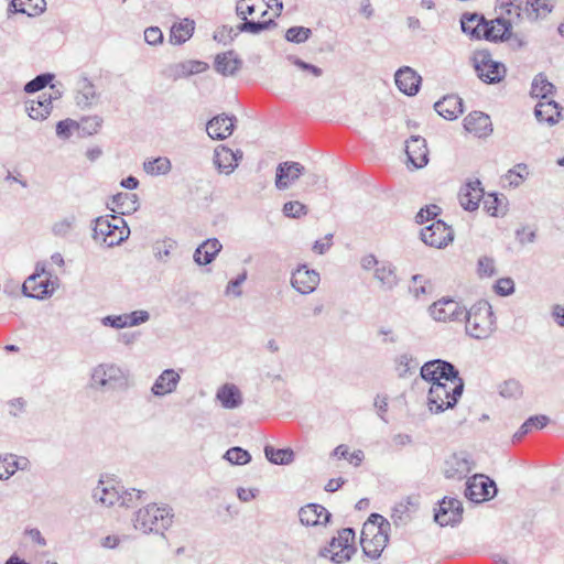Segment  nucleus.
Segmentation results:
<instances>
[{
  "label": "nucleus",
  "mask_w": 564,
  "mask_h": 564,
  "mask_svg": "<svg viewBox=\"0 0 564 564\" xmlns=\"http://www.w3.org/2000/svg\"><path fill=\"white\" fill-rule=\"evenodd\" d=\"M549 422V417L545 415H534L529 417L519 429V431L514 434V438L520 440L522 436L528 434L533 429H542Z\"/></svg>",
  "instance_id": "nucleus-49"
},
{
  "label": "nucleus",
  "mask_w": 564,
  "mask_h": 564,
  "mask_svg": "<svg viewBox=\"0 0 564 564\" xmlns=\"http://www.w3.org/2000/svg\"><path fill=\"white\" fill-rule=\"evenodd\" d=\"M299 518L304 525H319L329 521L330 513L321 505L310 503L300 509Z\"/></svg>",
  "instance_id": "nucleus-25"
},
{
  "label": "nucleus",
  "mask_w": 564,
  "mask_h": 564,
  "mask_svg": "<svg viewBox=\"0 0 564 564\" xmlns=\"http://www.w3.org/2000/svg\"><path fill=\"white\" fill-rule=\"evenodd\" d=\"M474 463L466 452L453 453L444 464V475L446 478H465L473 469Z\"/></svg>",
  "instance_id": "nucleus-14"
},
{
  "label": "nucleus",
  "mask_w": 564,
  "mask_h": 564,
  "mask_svg": "<svg viewBox=\"0 0 564 564\" xmlns=\"http://www.w3.org/2000/svg\"><path fill=\"white\" fill-rule=\"evenodd\" d=\"M438 212H440V207L436 205H430V206H426L425 208H421L415 217L416 223L423 224V223L434 218L435 216H437Z\"/></svg>",
  "instance_id": "nucleus-63"
},
{
  "label": "nucleus",
  "mask_w": 564,
  "mask_h": 564,
  "mask_svg": "<svg viewBox=\"0 0 564 564\" xmlns=\"http://www.w3.org/2000/svg\"><path fill=\"white\" fill-rule=\"evenodd\" d=\"M319 281V273L305 264L297 267L291 276V285L303 295L313 293Z\"/></svg>",
  "instance_id": "nucleus-13"
},
{
  "label": "nucleus",
  "mask_w": 564,
  "mask_h": 564,
  "mask_svg": "<svg viewBox=\"0 0 564 564\" xmlns=\"http://www.w3.org/2000/svg\"><path fill=\"white\" fill-rule=\"evenodd\" d=\"M500 9L510 17V19L519 23L523 20V1L522 0H498Z\"/></svg>",
  "instance_id": "nucleus-43"
},
{
  "label": "nucleus",
  "mask_w": 564,
  "mask_h": 564,
  "mask_svg": "<svg viewBox=\"0 0 564 564\" xmlns=\"http://www.w3.org/2000/svg\"><path fill=\"white\" fill-rule=\"evenodd\" d=\"M182 370L165 369L163 370L151 387V392L154 397L163 398L174 393L181 381Z\"/></svg>",
  "instance_id": "nucleus-16"
},
{
  "label": "nucleus",
  "mask_w": 564,
  "mask_h": 564,
  "mask_svg": "<svg viewBox=\"0 0 564 564\" xmlns=\"http://www.w3.org/2000/svg\"><path fill=\"white\" fill-rule=\"evenodd\" d=\"M304 166L299 162H282L276 167L275 186L280 191L289 188L304 173Z\"/></svg>",
  "instance_id": "nucleus-17"
},
{
  "label": "nucleus",
  "mask_w": 564,
  "mask_h": 564,
  "mask_svg": "<svg viewBox=\"0 0 564 564\" xmlns=\"http://www.w3.org/2000/svg\"><path fill=\"white\" fill-rule=\"evenodd\" d=\"M264 454L269 462L275 465H288L294 460V452L291 448H274L270 445L264 447Z\"/></svg>",
  "instance_id": "nucleus-40"
},
{
  "label": "nucleus",
  "mask_w": 564,
  "mask_h": 564,
  "mask_svg": "<svg viewBox=\"0 0 564 564\" xmlns=\"http://www.w3.org/2000/svg\"><path fill=\"white\" fill-rule=\"evenodd\" d=\"M126 317H127V326L132 327V326H137V325L148 322L150 318V314L147 311L139 310V311H134L132 313L126 314Z\"/></svg>",
  "instance_id": "nucleus-59"
},
{
  "label": "nucleus",
  "mask_w": 564,
  "mask_h": 564,
  "mask_svg": "<svg viewBox=\"0 0 564 564\" xmlns=\"http://www.w3.org/2000/svg\"><path fill=\"white\" fill-rule=\"evenodd\" d=\"M355 531L351 528H345L338 532V536L333 538L328 546L321 551V555L330 558L336 564L349 561L356 552L354 546Z\"/></svg>",
  "instance_id": "nucleus-6"
},
{
  "label": "nucleus",
  "mask_w": 564,
  "mask_h": 564,
  "mask_svg": "<svg viewBox=\"0 0 564 564\" xmlns=\"http://www.w3.org/2000/svg\"><path fill=\"white\" fill-rule=\"evenodd\" d=\"M177 243L171 238L159 240L153 246L155 258L161 262H166L171 252L176 248Z\"/></svg>",
  "instance_id": "nucleus-51"
},
{
  "label": "nucleus",
  "mask_w": 564,
  "mask_h": 564,
  "mask_svg": "<svg viewBox=\"0 0 564 564\" xmlns=\"http://www.w3.org/2000/svg\"><path fill=\"white\" fill-rule=\"evenodd\" d=\"M59 95L53 97L52 94L42 93L37 99H31L26 102V111L34 120H44L52 110L53 99H57Z\"/></svg>",
  "instance_id": "nucleus-24"
},
{
  "label": "nucleus",
  "mask_w": 564,
  "mask_h": 564,
  "mask_svg": "<svg viewBox=\"0 0 564 564\" xmlns=\"http://www.w3.org/2000/svg\"><path fill=\"white\" fill-rule=\"evenodd\" d=\"M497 487L492 479L482 474H476L466 482L465 496L473 502H482L494 498Z\"/></svg>",
  "instance_id": "nucleus-9"
},
{
  "label": "nucleus",
  "mask_w": 564,
  "mask_h": 564,
  "mask_svg": "<svg viewBox=\"0 0 564 564\" xmlns=\"http://www.w3.org/2000/svg\"><path fill=\"white\" fill-rule=\"evenodd\" d=\"M466 334L475 339H486L496 329L492 307L487 301H479L469 311L465 310Z\"/></svg>",
  "instance_id": "nucleus-3"
},
{
  "label": "nucleus",
  "mask_w": 564,
  "mask_h": 564,
  "mask_svg": "<svg viewBox=\"0 0 564 564\" xmlns=\"http://www.w3.org/2000/svg\"><path fill=\"white\" fill-rule=\"evenodd\" d=\"M143 494L144 491L134 488L124 489L121 486L118 506L127 508L133 507L139 500L142 499Z\"/></svg>",
  "instance_id": "nucleus-52"
},
{
  "label": "nucleus",
  "mask_w": 564,
  "mask_h": 564,
  "mask_svg": "<svg viewBox=\"0 0 564 564\" xmlns=\"http://www.w3.org/2000/svg\"><path fill=\"white\" fill-rule=\"evenodd\" d=\"M417 368L419 361L409 354H402L395 359V371L400 378L414 373Z\"/></svg>",
  "instance_id": "nucleus-41"
},
{
  "label": "nucleus",
  "mask_w": 564,
  "mask_h": 564,
  "mask_svg": "<svg viewBox=\"0 0 564 564\" xmlns=\"http://www.w3.org/2000/svg\"><path fill=\"white\" fill-rule=\"evenodd\" d=\"M427 280L421 274H415L412 276V284L410 286V291L413 293V295L417 299L421 295L426 294L427 291Z\"/></svg>",
  "instance_id": "nucleus-58"
},
{
  "label": "nucleus",
  "mask_w": 564,
  "mask_h": 564,
  "mask_svg": "<svg viewBox=\"0 0 564 564\" xmlns=\"http://www.w3.org/2000/svg\"><path fill=\"white\" fill-rule=\"evenodd\" d=\"M485 17L478 13H464L460 18L462 31L473 40L482 39Z\"/></svg>",
  "instance_id": "nucleus-32"
},
{
  "label": "nucleus",
  "mask_w": 564,
  "mask_h": 564,
  "mask_svg": "<svg viewBox=\"0 0 564 564\" xmlns=\"http://www.w3.org/2000/svg\"><path fill=\"white\" fill-rule=\"evenodd\" d=\"M121 486H117L113 480L100 479L93 490V499L104 507L118 505Z\"/></svg>",
  "instance_id": "nucleus-20"
},
{
  "label": "nucleus",
  "mask_w": 564,
  "mask_h": 564,
  "mask_svg": "<svg viewBox=\"0 0 564 564\" xmlns=\"http://www.w3.org/2000/svg\"><path fill=\"white\" fill-rule=\"evenodd\" d=\"M143 170L151 176L166 175L172 170V163L166 156H159L143 162Z\"/></svg>",
  "instance_id": "nucleus-38"
},
{
  "label": "nucleus",
  "mask_w": 564,
  "mask_h": 564,
  "mask_svg": "<svg viewBox=\"0 0 564 564\" xmlns=\"http://www.w3.org/2000/svg\"><path fill=\"white\" fill-rule=\"evenodd\" d=\"M224 459L229 462L231 465H246L251 460V455L247 449H243L242 447L235 446L229 448L224 454Z\"/></svg>",
  "instance_id": "nucleus-50"
},
{
  "label": "nucleus",
  "mask_w": 564,
  "mask_h": 564,
  "mask_svg": "<svg viewBox=\"0 0 564 564\" xmlns=\"http://www.w3.org/2000/svg\"><path fill=\"white\" fill-rule=\"evenodd\" d=\"M45 0H11L10 7L13 12L26 13L28 15H35L45 10Z\"/></svg>",
  "instance_id": "nucleus-39"
},
{
  "label": "nucleus",
  "mask_w": 564,
  "mask_h": 564,
  "mask_svg": "<svg viewBox=\"0 0 564 564\" xmlns=\"http://www.w3.org/2000/svg\"><path fill=\"white\" fill-rule=\"evenodd\" d=\"M398 88L408 96H413L419 91L421 76L411 67H401L394 76Z\"/></svg>",
  "instance_id": "nucleus-23"
},
{
  "label": "nucleus",
  "mask_w": 564,
  "mask_h": 564,
  "mask_svg": "<svg viewBox=\"0 0 564 564\" xmlns=\"http://www.w3.org/2000/svg\"><path fill=\"white\" fill-rule=\"evenodd\" d=\"M53 79L52 74H41L36 76L34 79L30 80L24 90L29 94L36 93L46 87V85Z\"/></svg>",
  "instance_id": "nucleus-56"
},
{
  "label": "nucleus",
  "mask_w": 564,
  "mask_h": 564,
  "mask_svg": "<svg viewBox=\"0 0 564 564\" xmlns=\"http://www.w3.org/2000/svg\"><path fill=\"white\" fill-rule=\"evenodd\" d=\"M523 7V19L535 22L551 13L553 3L552 0H525Z\"/></svg>",
  "instance_id": "nucleus-31"
},
{
  "label": "nucleus",
  "mask_w": 564,
  "mask_h": 564,
  "mask_svg": "<svg viewBox=\"0 0 564 564\" xmlns=\"http://www.w3.org/2000/svg\"><path fill=\"white\" fill-rule=\"evenodd\" d=\"M130 387V373L115 362H101L90 371L89 388L107 393L126 391Z\"/></svg>",
  "instance_id": "nucleus-2"
},
{
  "label": "nucleus",
  "mask_w": 564,
  "mask_h": 564,
  "mask_svg": "<svg viewBox=\"0 0 564 564\" xmlns=\"http://www.w3.org/2000/svg\"><path fill=\"white\" fill-rule=\"evenodd\" d=\"M94 237L96 239L101 238L108 247L120 245L122 241L128 239L130 229L127 226L123 218L118 216H111V219L107 217H98L95 220L93 228Z\"/></svg>",
  "instance_id": "nucleus-5"
},
{
  "label": "nucleus",
  "mask_w": 564,
  "mask_h": 564,
  "mask_svg": "<svg viewBox=\"0 0 564 564\" xmlns=\"http://www.w3.org/2000/svg\"><path fill=\"white\" fill-rule=\"evenodd\" d=\"M214 67L223 76H234L242 67V61L235 51H228L216 55Z\"/></svg>",
  "instance_id": "nucleus-27"
},
{
  "label": "nucleus",
  "mask_w": 564,
  "mask_h": 564,
  "mask_svg": "<svg viewBox=\"0 0 564 564\" xmlns=\"http://www.w3.org/2000/svg\"><path fill=\"white\" fill-rule=\"evenodd\" d=\"M430 315L437 322L463 321L465 307L452 299H441L429 308Z\"/></svg>",
  "instance_id": "nucleus-11"
},
{
  "label": "nucleus",
  "mask_w": 564,
  "mask_h": 564,
  "mask_svg": "<svg viewBox=\"0 0 564 564\" xmlns=\"http://www.w3.org/2000/svg\"><path fill=\"white\" fill-rule=\"evenodd\" d=\"M499 394L503 398H519L522 394V386L516 379H508L499 386Z\"/></svg>",
  "instance_id": "nucleus-54"
},
{
  "label": "nucleus",
  "mask_w": 564,
  "mask_h": 564,
  "mask_svg": "<svg viewBox=\"0 0 564 564\" xmlns=\"http://www.w3.org/2000/svg\"><path fill=\"white\" fill-rule=\"evenodd\" d=\"M246 280H247V271L243 270L236 279L228 282L227 288L225 290V294L234 295L236 297L241 296L242 291H241L240 286Z\"/></svg>",
  "instance_id": "nucleus-57"
},
{
  "label": "nucleus",
  "mask_w": 564,
  "mask_h": 564,
  "mask_svg": "<svg viewBox=\"0 0 564 564\" xmlns=\"http://www.w3.org/2000/svg\"><path fill=\"white\" fill-rule=\"evenodd\" d=\"M535 118L539 122H546L550 126H553L557 122L560 117L558 105L551 101H540L534 109Z\"/></svg>",
  "instance_id": "nucleus-36"
},
{
  "label": "nucleus",
  "mask_w": 564,
  "mask_h": 564,
  "mask_svg": "<svg viewBox=\"0 0 564 564\" xmlns=\"http://www.w3.org/2000/svg\"><path fill=\"white\" fill-rule=\"evenodd\" d=\"M408 161L414 169H421L429 162V150L426 140L420 135H412L405 142Z\"/></svg>",
  "instance_id": "nucleus-18"
},
{
  "label": "nucleus",
  "mask_w": 564,
  "mask_h": 564,
  "mask_svg": "<svg viewBox=\"0 0 564 564\" xmlns=\"http://www.w3.org/2000/svg\"><path fill=\"white\" fill-rule=\"evenodd\" d=\"M464 127L478 138L487 137L492 132L490 117L481 111H473L464 119Z\"/></svg>",
  "instance_id": "nucleus-22"
},
{
  "label": "nucleus",
  "mask_w": 564,
  "mask_h": 564,
  "mask_svg": "<svg viewBox=\"0 0 564 564\" xmlns=\"http://www.w3.org/2000/svg\"><path fill=\"white\" fill-rule=\"evenodd\" d=\"M44 273L45 268L37 264L35 273L30 275L22 285V292L25 296L43 300L54 293L57 282L51 280V275L41 279Z\"/></svg>",
  "instance_id": "nucleus-8"
},
{
  "label": "nucleus",
  "mask_w": 564,
  "mask_h": 564,
  "mask_svg": "<svg viewBox=\"0 0 564 564\" xmlns=\"http://www.w3.org/2000/svg\"><path fill=\"white\" fill-rule=\"evenodd\" d=\"M276 26V23L273 19L264 20V21H253V20H243L241 24H239L238 33L246 32L251 34H259L263 31L270 30Z\"/></svg>",
  "instance_id": "nucleus-42"
},
{
  "label": "nucleus",
  "mask_w": 564,
  "mask_h": 564,
  "mask_svg": "<svg viewBox=\"0 0 564 564\" xmlns=\"http://www.w3.org/2000/svg\"><path fill=\"white\" fill-rule=\"evenodd\" d=\"M214 164L220 173L228 175L238 166V159L231 149L219 145L214 151Z\"/></svg>",
  "instance_id": "nucleus-29"
},
{
  "label": "nucleus",
  "mask_w": 564,
  "mask_h": 564,
  "mask_svg": "<svg viewBox=\"0 0 564 564\" xmlns=\"http://www.w3.org/2000/svg\"><path fill=\"white\" fill-rule=\"evenodd\" d=\"M434 108L443 118L453 120L463 112V100L458 96L449 95L435 102Z\"/></svg>",
  "instance_id": "nucleus-30"
},
{
  "label": "nucleus",
  "mask_w": 564,
  "mask_h": 564,
  "mask_svg": "<svg viewBox=\"0 0 564 564\" xmlns=\"http://www.w3.org/2000/svg\"><path fill=\"white\" fill-rule=\"evenodd\" d=\"M223 246L218 239H207L200 243L194 252V261L198 265H206L212 263L217 254L220 252Z\"/></svg>",
  "instance_id": "nucleus-28"
},
{
  "label": "nucleus",
  "mask_w": 564,
  "mask_h": 564,
  "mask_svg": "<svg viewBox=\"0 0 564 564\" xmlns=\"http://www.w3.org/2000/svg\"><path fill=\"white\" fill-rule=\"evenodd\" d=\"M373 276L380 283V286L387 291L392 290L398 284L395 269L387 261H382V263L378 265L377 270L373 272Z\"/></svg>",
  "instance_id": "nucleus-35"
},
{
  "label": "nucleus",
  "mask_w": 564,
  "mask_h": 564,
  "mask_svg": "<svg viewBox=\"0 0 564 564\" xmlns=\"http://www.w3.org/2000/svg\"><path fill=\"white\" fill-rule=\"evenodd\" d=\"M216 399L225 409H237L242 404V394L232 383L221 386L217 390Z\"/></svg>",
  "instance_id": "nucleus-33"
},
{
  "label": "nucleus",
  "mask_w": 564,
  "mask_h": 564,
  "mask_svg": "<svg viewBox=\"0 0 564 564\" xmlns=\"http://www.w3.org/2000/svg\"><path fill=\"white\" fill-rule=\"evenodd\" d=\"M463 514V503L460 500L452 497H445L440 502V508L435 512V521L444 525H453L460 521Z\"/></svg>",
  "instance_id": "nucleus-15"
},
{
  "label": "nucleus",
  "mask_w": 564,
  "mask_h": 564,
  "mask_svg": "<svg viewBox=\"0 0 564 564\" xmlns=\"http://www.w3.org/2000/svg\"><path fill=\"white\" fill-rule=\"evenodd\" d=\"M387 542L388 535L381 530V528H378V531L375 532L373 525H364L360 543L365 555L372 560L378 558Z\"/></svg>",
  "instance_id": "nucleus-12"
},
{
  "label": "nucleus",
  "mask_w": 564,
  "mask_h": 564,
  "mask_svg": "<svg viewBox=\"0 0 564 564\" xmlns=\"http://www.w3.org/2000/svg\"><path fill=\"white\" fill-rule=\"evenodd\" d=\"M505 198L498 197L496 194H488L484 197V209L494 217L505 215L506 213Z\"/></svg>",
  "instance_id": "nucleus-46"
},
{
  "label": "nucleus",
  "mask_w": 564,
  "mask_h": 564,
  "mask_svg": "<svg viewBox=\"0 0 564 564\" xmlns=\"http://www.w3.org/2000/svg\"><path fill=\"white\" fill-rule=\"evenodd\" d=\"M484 197V188L481 187L479 180L468 181L464 186H462L458 194L460 206L468 212L476 210Z\"/></svg>",
  "instance_id": "nucleus-19"
},
{
  "label": "nucleus",
  "mask_w": 564,
  "mask_h": 564,
  "mask_svg": "<svg viewBox=\"0 0 564 564\" xmlns=\"http://www.w3.org/2000/svg\"><path fill=\"white\" fill-rule=\"evenodd\" d=\"M453 238V229L442 220H436L421 230L422 241L438 249L446 247Z\"/></svg>",
  "instance_id": "nucleus-10"
},
{
  "label": "nucleus",
  "mask_w": 564,
  "mask_h": 564,
  "mask_svg": "<svg viewBox=\"0 0 564 564\" xmlns=\"http://www.w3.org/2000/svg\"><path fill=\"white\" fill-rule=\"evenodd\" d=\"M173 517L174 514L169 506L150 503L135 512L133 525L143 533L162 532L171 527Z\"/></svg>",
  "instance_id": "nucleus-4"
},
{
  "label": "nucleus",
  "mask_w": 564,
  "mask_h": 564,
  "mask_svg": "<svg viewBox=\"0 0 564 564\" xmlns=\"http://www.w3.org/2000/svg\"><path fill=\"white\" fill-rule=\"evenodd\" d=\"M194 30V20L184 18L172 25L170 31V42L174 45H181L193 36Z\"/></svg>",
  "instance_id": "nucleus-34"
},
{
  "label": "nucleus",
  "mask_w": 564,
  "mask_h": 564,
  "mask_svg": "<svg viewBox=\"0 0 564 564\" xmlns=\"http://www.w3.org/2000/svg\"><path fill=\"white\" fill-rule=\"evenodd\" d=\"M75 225H76V216L73 214H69V215L56 220L52 225L51 230L55 237L66 238L67 236L70 235Z\"/></svg>",
  "instance_id": "nucleus-44"
},
{
  "label": "nucleus",
  "mask_w": 564,
  "mask_h": 564,
  "mask_svg": "<svg viewBox=\"0 0 564 564\" xmlns=\"http://www.w3.org/2000/svg\"><path fill=\"white\" fill-rule=\"evenodd\" d=\"M473 64L478 77L487 84L501 82L507 73L506 66L495 61L486 50H479L474 53Z\"/></svg>",
  "instance_id": "nucleus-7"
},
{
  "label": "nucleus",
  "mask_w": 564,
  "mask_h": 564,
  "mask_svg": "<svg viewBox=\"0 0 564 564\" xmlns=\"http://www.w3.org/2000/svg\"><path fill=\"white\" fill-rule=\"evenodd\" d=\"M77 87V105L82 108L90 107L97 99V93L94 84L88 80V78L83 77L78 80Z\"/></svg>",
  "instance_id": "nucleus-37"
},
{
  "label": "nucleus",
  "mask_w": 564,
  "mask_h": 564,
  "mask_svg": "<svg viewBox=\"0 0 564 564\" xmlns=\"http://www.w3.org/2000/svg\"><path fill=\"white\" fill-rule=\"evenodd\" d=\"M511 19L497 18L491 21H485L482 39L491 42L506 41L511 39Z\"/></svg>",
  "instance_id": "nucleus-21"
},
{
  "label": "nucleus",
  "mask_w": 564,
  "mask_h": 564,
  "mask_svg": "<svg viewBox=\"0 0 564 564\" xmlns=\"http://www.w3.org/2000/svg\"><path fill=\"white\" fill-rule=\"evenodd\" d=\"M553 89V84L543 74H539L533 79L531 95L535 98L545 99L549 95H552Z\"/></svg>",
  "instance_id": "nucleus-45"
},
{
  "label": "nucleus",
  "mask_w": 564,
  "mask_h": 564,
  "mask_svg": "<svg viewBox=\"0 0 564 564\" xmlns=\"http://www.w3.org/2000/svg\"><path fill=\"white\" fill-rule=\"evenodd\" d=\"M283 214L290 218H300L307 214V207L299 200L286 202L283 205Z\"/></svg>",
  "instance_id": "nucleus-55"
},
{
  "label": "nucleus",
  "mask_w": 564,
  "mask_h": 564,
  "mask_svg": "<svg viewBox=\"0 0 564 564\" xmlns=\"http://www.w3.org/2000/svg\"><path fill=\"white\" fill-rule=\"evenodd\" d=\"M19 468L22 467L15 455L7 454L0 456V479H9Z\"/></svg>",
  "instance_id": "nucleus-47"
},
{
  "label": "nucleus",
  "mask_w": 564,
  "mask_h": 564,
  "mask_svg": "<svg viewBox=\"0 0 564 564\" xmlns=\"http://www.w3.org/2000/svg\"><path fill=\"white\" fill-rule=\"evenodd\" d=\"M76 127V122L72 119L62 120L56 124V134L62 139H68Z\"/></svg>",
  "instance_id": "nucleus-61"
},
{
  "label": "nucleus",
  "mask_w": 564,
  "mask_h": 564,
  "mask_svg": "<svg viewBox=\"0 0 564 564\" xmlns=\"http://www.w3.org/2000/svg\"><path fill=\"white\" fill-rule=\"evenodd\" d=\"M421 377L432 382L427 395L432 413L454 408L464 390V381L454 365L442 359L427 361L421 367Z\"/></svg>",
  "instance_id": "nucleus-1"
},
{
  "label": "nucleus",
  "mask_w": 564,
  "mask_h": 564,
  "mask_svg": "<svg viewBox=\"0 0 564 564\" xmlns=\"http://www.w3.org/2000/svg\"><path fill=\"white\" fill-rule=\"evenodd\" d=\"M235 117L225 115L214 117L206 124L208 135L214 140H225L231 135L234 131Z\"/></svg>",
  "instance_id": "nucleus-26"
},
{
  "label": "nucleus",
  "mask_w": 564,
  "mask_h": 564,
  "mask_svg": "<svg viewBox=\"0 0 564 564\" xmlns=\"http://www.w3.org/2000/svg\"><path fill=\"white\" fill-rule=\"evenodd\" d=\"M312 35V30L305 26H292L285 32V40L292 43L301 44L306 42Z\"/></svg>",
  "instance_id": "nucleus-53"
},
{
  "label": "nucleus",
  "mask_w": 564,
  "mask_h": 564,
  "mask_svg": "<svg viewBox=\"0 0 564 564\" xmlns=\"http://www.w3.org/2000/svg\"><path fill=\"white\" fill-rule=\"evenodd\" d=\"M478 273L481 276H491L495 273V261L491 258H480L478 261Z\"/></svg>",
  "instance_id": "nucleus-64"
},
{
  "label": "nucleus",
  "mask_w": 564,
  "mask_h": 564,
  "mask_svg": "<svg viewBox=\"0 0 564 564\" xmlns=\"http://www.w3.org/2000/svg\"><path fill=\"white\" fill-rule=\"evenodd\" d=\"M101 324H102L104 326H108V327H112V328H117V329L128 327V326H127V317H126V314H121V315H108V316H105V317L101 319Z\"/></svg>",
  "instance_id": "nucleus-60"
},
{
  "label": "nucleus",
  "mask_w": 564,
  "mask_h": 564,
  "mask_svg": "<svg viewBox=\"0 0 564 564\" xmlns=\"http://www.w3.org/2000/svg\"><path fill=\"white\" fill-rule=\"evenodd\" d=\"M263 2L264 0H239L236 6L237 15L247 20L249 15H253L258 10L262 11L261 3Z\"/></svg>",
  "instance_id": "nucleus-48"
},
{
  "label": "nucleus",
  "mask_w": 564,
  "mask_h": 564,
  "mask_svg": "<svg viewBox=\"0 0 564 564\" xmlns=\"http://www.w3.org/2000/svg\"><path fill=\"white\" fill-rule=\"evenodd\" d=\"M237 35L238 29L234 30L231 26L224 25L215 32L214 39L218 42L226 43L227 40L232 41Z\"/></svg>",
  "instance_id": "nucleus-62"
}]
</instances>
